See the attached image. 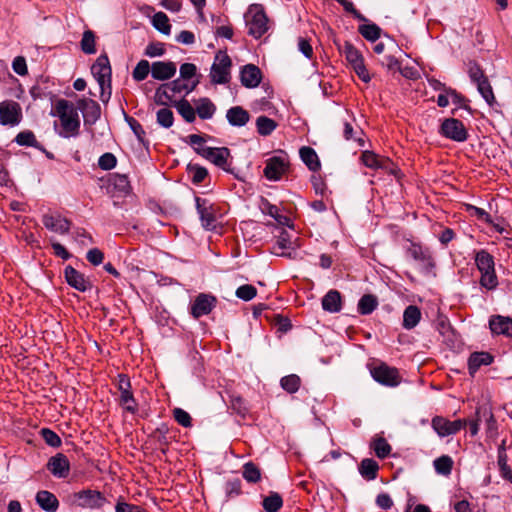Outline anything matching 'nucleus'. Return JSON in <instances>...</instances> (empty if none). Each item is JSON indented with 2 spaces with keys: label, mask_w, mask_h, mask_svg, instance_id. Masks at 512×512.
<instances>
[{
  "label": "nucleus",
  "mask_w": 512,
  "mask_h": 512,
  "mask_svg": "<svg viewBox=\"0 0 512 512\" xmlns=\"http://www.w3.org/2000/svg\"><path fill=\"white\" fill-rule=\"evenodd\" d=\"M475 264L480 272L481 287L488 291L495 290L499 282L495 271L494 257L486 250H480L475 254Z\"/></svg>",
  "instance_id": "obj_1"
},
{
  "label": "nucleus",
  "mask_w": 512,
  "mask_h": 512,
  "mask_svg": "<svg viewBox=\"0 0 512 512\" xmlns=\"http://www.w3.org/2000/svg\"><path fill=\"white\" fill-rule=\"evenodd\" d=\"M248 35L255 39L261 38L269 29L267 15L259 4H252L244 14Z\"/></svg>",
  "instance_id": "obj_2"
},
{
  "label": "nucleus",
  "mask_w": 512,
  "mask_h": 512,
  "mask_svg": "<svg viewBox=\"0 0 512 512\" xmlns=\"http://www.w3.org/2000/svg\"><path fill=\"white\" fill-rule=\"evenodd\" d=\"M72 503L77 507L89 510H103L110 504L102 492L94 489H83L73 493Z\"/></svg>",
  "instance_id": "obj_3"
},
{
  "label": "nucleus",
  "mask_w": 512,
  "mask_h": 512,
  "mask_svg": "<svg viewBox=\"0 0 512 512\" xmlns=\"http://www.w3.org/2000/svg\"><path fill=\"white\" fill-rule=\"evenodd\" d=\"M78 105L66 99H59L53 106V116L61 121L62 128H80Z\"/></svg>",
  "instance_id": "obj_4"
},
{
  "label": "nucleus",
  "mask_w": 512,
  "mask_h": 512,
  "mask_svg": "<svg viewBox=\"0 0 512 512\" xmlns=\"http://www.w3.org/2000/svg\"><path fill=\"white\" fill-rule=\"evenodd\" d=\"M435 101L441 108L453 105L452 114L456 115L461 112L459 117H463V113L467 115L471 114L468 104L469 101L451 87L444 90V92L438 93Z\"/></svg>",
  "instance_id": "obj_5"
},
{
  "label": "nucleus",
  "mask_w": 512,
  "mask_h": 512,
  "mask_svg": "<svg viewBox=\"0 0 512 512\" xmlns=\"http://www.w3.org/2000/svg\"><path fill=\"white\" fill-rule=\"evenodd\" d=\"M231 59L224 51L215 55L214 63L210 71L211 82L214 84H226L230 81Z\"/></svg>",
  "instance_id": "obj_6"
},
{
  "label": "nucleus",
  "mask_w": 512,
  "mask_h": 512,
  "mask_svg": "<svg viewBox=\"0 0 512 512\" xmlns=\"http://www.w3.org/2000/svg\"><path fill=\"white\" fill-rule=\"evenodd\" d=\"M371 376L373 379L388 387H396L401 382V376L399 374V371L395 367L388 366L386 363H379L377 365H374L370 369Z\"/></svg>",
  "instance_id": "obj_7"
},
{
  "label": "nucleus",
  "mask_w": 512,
  "mask_h": 512,
  "mask_svg": "<svg viewBox=\"0 0 512 512\" xmlns=\"http://www.w3.org/2000/svg\"><path fill=\"white\" fill-rule=\"evenodd\" d=\"M119 404L127 412L135 414L138 411V403L131 391L130 379L124 375H118Z\"/></svg>",
  "instance_id": "obj_8"
},
{
  "label": "nucleus",
  "mask_w": 512,
  "mask_h": 512,
  "mask_svg": "<svg viewBox=\"0 0 512 512\" xmlns=\"http://www.w3.org/2000/svg\"><path fill=\"white\" fill-rule=\"evenodd\" d=\"M22 120V108L13 100L0 102V124L3 126H17Z\"/></svg>",
  "instance_id": "obj_9"
},
{
  "label": "nucleus",
  "mask_w": 512,
  "mask_h": 512,
  "mask_svg": "<svg viewBox=\"0 0 512 512\" xmlns=\"http://www.w3.org/2000/svg\"><path fill=\"white\" fill-rule=\"evenodd\" d=\"M431 425L439 437H446L459 432L465 427L466 421L461 419L450 421L442 416H435Z\"/></svg>",
  "instance_id": "obj_10"
},
{
  "label": "nucleus",
  "mask_w": 512,
  "mask_h": 512,
  "mask_svg": "<svg viewBox=\"0 0 512 512\" xmlns=\"http://www.w3.org/2000/svg\"><path fill=\"white\" fill-rule=\"evenodd\" d=\"M289 167L285 157L274 156L266 161L264 175L270 181H278L287 172Z\"/></svg>",
  "instance_id": "obj_11"
},
{
  "label": "nucleus",
  "mask_w": 512,
  "mask_h": 512,
  "mask_svg": "<svg viewBox=\"0 0 512 512\" xmlns=\"http://www.w3.org/2000/svg\"><path fill=\"white\" fill-rule=\"evenodd\" d=\"M407 255L417 261L421 270L425 273H430L434 268V261L428 250L423 249L422 246L411 243L406 250Z\"/></svg>",
  "instance_id": "obj_12"
},
{
  "label": "nucleus",
  "mask_w": 512,
  "mask_h": 512,
  "mask_svg": "<svg viewBox=\"0 0 512 512\" xmlns=\"http://www.w3.org/2000/svg\"><path fill=\"white\" fill-rule=\"evenodd\" d=\"M46 467L56 478H66L70 473V462L62 453H57L49 458Z\"/></svg>",
  "instance_id": "obj_13"
},
{
  "label": "nucleus",
  "mask_w": 512,
  "mask_h": 512,
  "mask_svg": "<svg viewBox=\"0 0 512 512\" xmlns=\"http://www.w3.org/2000/svg\"><path fill=\"white\" fill-rule=\"evenodd\" d=\"M78 108L82 112L84 124L93 125L101 115L100 105L88 98L78 100Z\"/></svg>",
  "instance_id": "obj_14"
},
{
  "label": "nucleus",
  "mask_w": 512,
  "mask_h": 512,
  "mask_svg": "<svg viewBox=\"0 0 512 512\" xmlns=\"http://www.w3.org/2000/svg\"><path fill=\"white\" fill-rule=\"evenodd\" d=\"M216 305V298L212 295L201 293L199 294L192 306L191 314L194 318H200L208 315Z\"/></svg>",
  "instance_id": "obj_15"
},
{
  "label": "nucleus",
  "mask_w": 512,
  "mask_h": 512,
  "mask_svg": "<svg viewBox=\"0 0 512 512\" xmlns=\"http://www.w3.org/2000/svg\"><path fill=\"white\" fill-rule=\"evenodd\" d=\"M91 73L98 85L111 82V66L106 55H100L91 67Z\"/></svg>",
  "instance_id": "obj_16"
},
{
  "label": "nucleus",
  "mask_w": 512,
  "mask_h": 512,
  "mask_svg": "<svg viewBox=\"0 0 512 512\" xmlns=\"http://www.w3.org/2000/svg\"><path fill=\"white\" fill-rule=\"evenodd\" d=\"M42 223L45 228L58 234H66L70 229V222L57 213L44 214Z\"/></svg>",
  "instance_id": "obj_17"
},
{
  "label": "nucleus",
  "mask_w": 512,
  "mask_h": 512,
  "mask_svg": "<svg viewBox=\"0 0 512 512\" xmlns=\"http://www.w3.org/2000/svg\"><path fill=\"white\" fill-rule=\"evenodd\" d=\"M261 79V70L256 65L247 64L241 69L240 80L244 87L255 88L260 84Z\"/></svg>",
  "instance_id": "obj_18"
},
{
  "label": "nucleus",
  "mask_w": 512,
  "mask_h": 512,
  "mask_svg": "<svg viewBox=\"0 0 512 512\" xmlns=\"http://www.w3.org/2000/svg\"><path fill=\"white\" fill-rule=\"evenodd\" d=\"M196 208L204 228L210 230L215 228L216 218L212 206L206 199L196 198Z\"/></svg>",
  "instance_id": "obj_19"
},
{
  "label": "nucleus",
  "mask_w": 512,
  "mask_h": 512,
  "mask_svg": "<svg viewBox=\"0 0 512 512\" xmlns=\"http://www.w3.org/2000/svg\"><path fill=\"white\" fill-rule=\"evenodd\" d=\"M64 276L67 283L78 291L85 292L91 288V283L72 266H67L64 270Z\"/></svg>",
  "instance_id": "obj_20"
},
{
  "label": "nucleus",
  "mask_w": 512,
  "mask_h": 512,
  "mask_svg": "<svg viewBox=\"0 0 512 512\" xmlns=\"http://www.w3.org/2000/svg\"><path fill=\"white\" fill-rule=\"evenodd\" d=\"M489 327L492 334L512 337V319L501 315L491 316Z\"/></svg>",
  "instance_id": "obj_21"
},
{
  "label": "nucleus",
  "mask_w": 512,
  "mask_h": 512,
  "mask_svg": "<svg viewBox=\"0 0 512 512\" xmlns=\"http://www.w3.org/2000/svg\"><path fill=\"white\" fill-rule=\"evenodd\" d=\"M176 73V65L173 62L156 61L151 65V75L156 80H168Z\"/></svg>",
  "instance_id": "obj_22"
},
{
  "label": "nucleus",
  "mask_w": 512,
  "mask_h": 512,
  "mask_svg": "<svg viewBox=\"0 0 512 512\" xmlns=\"http://www.w3.org/2000/svg\"><path fill=\"white\" fill-rule=\"evenodd\" d=\"M230 152L227 148H209L205 159L209 160L216 166L222 168L225 171L229 170L230 164L228 162Z\"/></svg>",
  "instance_id": "obj_23"
},
{
  "label": "nucleus",
  "mask_w": 512,
  "mask_h": 512,
  "mask_svg": "<svg viewBox=\"0 0 512 512\" xmlns=\"http://www.w3.org/2000/svg\"><path fill=\"white\" fill-rule=\"evenodd\" d=\"M36 502L47 512H55L59 507L57 497L47 490H41L36 494Z\"/></svg>",
  "instance_id": "obj_24"
},
{
  "label": "nucleus",
  "mask_w": 512,
  "mask_h": 512,
  "mask_svg": "<svg viewBox=\"0 0 512 512\" xmlns=\"http://www.w3.org/2000/svg\"><path fill=\"white\" fill-rule=\"evenodd\" d=\"M493 357L487 352H475L468 359V369L470 375H474L481 366L491 364Z\"/></svg>",
  "instance_id": "obj_25"
},
{
  "label": "nucleus",
  "mask_w": 512,
  "mask_h": 512,
  "mask_svg": "<svg viewBox=\"0 0 512 512\" xmlns=\"http://www.w3.org/2000/svg\"><path fill=\"white\" fill-rule=\"evenodd\" d=\"M226 118L230 125L242 127L249 121V113L241 106H234L228 109Z\"/></svg>",
  "instance_id": "obj_26"
},
{
  "label": "nucleus",
  "mask_w": 512,
  "mask_h": 512,
  "mask_svg": "<svg viewBox=\"0 0 512 512\" xmlns=\"http://www.w3.org/2000/svg\"><path fill=\"white\" fill-rule=\"evenodd\" d=\"M421 316V311L417 306L409 305L403 313V327L407 330L413 329L420 322Z\"/></svg>",
  "instance_id": "obj_27"
},
{
  "label": "nucleus",
  "mask_w": 512,
  "mask_h": 512,
  "mask_svg": "<svg viewBox=\"0 0 512 512\" xmlns=\"http://www.w3.org/2000/svg\"><path fill=\"white\" fill-rule=\"evenodd\" d=\"M322 308L330 313H337L341 310V295L337 290H330L322 298Z\"/></svg>",
  "instance_id": "obj_28"
},
{
  "label": "nucleus",
  "mask_w": 512,
  "mask_h": 512,
  "mask_svg": "<svg viewBox=\"0 0 512 512\" xmlns=\"http://www.w3.org/2000/svg\"><path fill=\"white\" fill-rule=\"evenodd\" d=\"M340 52L345 56L351 67L364 60L361 52L351 42L346 41L340 48Z\"/></svg>",
  "instance_id": "obj_29"
},
{
  "label": "nucleus",
  "mask_w": 512,
  "mask_h": 512,
  "mask_svg": "<svg viewBox=\"0 0 512 512\" xmlns=\"http://www.w3.org/2000/svg\"><path fill=\"white\" fill-rule=\"evenodd\" d=\"M195 106V111L201 119H211L216 111L215 105L208 98L199 99Z\"/></svg>",
  "instance_id": "obj_30"
},
{
  "label": "nucleus",
  "mask_w": 512,
  "mask_h": 512,
  "mask_svg": "<svg viewBox=\"0 0 512 512\" xmlns=\"http://www.w3.org/2000/svg\"><path fill=\"white\" fill-rule=\"evenodd\" d=\"M211 138L207 135L192 134L187 137L186 142L189 143L193 149L205 157L210 147L206 146V142Z\"/></svg>",
  "instance_id": "obj_31"
},
{
  "label": "nucleus",
  "mask_w": 512,
  "mask_h": 512,
  "mask_svg": "<svg viewBox=\"0 0 512 512\" xmlns=\"http://www.w3.org/2000/svg\"><path fill=\"white\" fill-rule=\"evenodd\" d=\"M299 153L302 161L310 170L316 171L320 168V162L314 149L304 146L300 149Z\"/></svg>",
  "instance_id": "obj_32"
},
{
  "label": "nucleus",
  "mask_w": 512,
  "mask_h": 512,
  "mask_svg": "<svg viewBox=\"0 0 512 512\" xmlns=\"http://www.w3.org/2000/svg\"><path fill=\"white\" fill-rule=\"evenodd\" d=\"M377 306V297L372 294H366L360 298L357 308L361 315H369L377 308Z\"/></svg>",
  "instance_id": "obj_33"
},
{
  "label": "nucleus",
  "mask_w": 512,
  "mask_h": 512,
  "mask_svg": "<svg viewBox=\"0 0 512 512\" xmlns=\"http://www.w3.org/2000/svg\"><path fill=\"white\" fill-rule=\"evenodd\" d=\"M453 459L448 455H442L433 461V466L439 475L449 476L453 468Z\"/></svg>",
  "instance_id": "obj_34"
},
{
  "label": "nucleus",
  "mask_w": 512,
  "mask_h": 512,
  "mask_svg": "<svg viewBox=\"0 0 512 512\" xmlns=\"http://www.w3.org/2000/svg\"><path fill=\"white\" fill-rule=\"evenodd\" d=\"M379 466L373 459L366 458L360 463L359 472L367 480H373L377 477Z\"/></svg>",
  "instance_id": "obj_35"
},
{
  "label": "nucleus",
  "mask_w": 512,
  "mask_h": 512,
  "mask_svg": "<svg viewBox=\"0 0 512 512\" xmlns=\"http://www.w3.org/2000/svg\"><path fill=\"white\" fill-rule=\"evenodd\" d=\"M169 430L165 425H162L154 430L152 433V437L158 443L159 448L163 453H166L168 446L171 442V437L169 436Z\"/></svg>",
  "instance_id": "obj_36"
},
{
  "label": "nucleus",
  "mask_w": 512,
  "mask_h": 512,
  "mask_svg": "<svg viewBox=\"0 0 512 512\" xmlns=\"http://www.w3.org/2000/svg\"><path fill=\"white\" fill-rule=\"evenodd\" d=\"M198 84L199 80H193L192 82H188L180 78L170 83V89L172 90L173 93L184 92L187 95L191 93L197 87Z\"/></svg>",
  "instance_id": "obj_37"
},
{
  "label": "nucleus",
  "mask_w": 512,
  "mask_h": 512,
  "mask_svg": "<svg viewBox=\"0 0 512 512\" xmlns=\"http://www.w3.org/2000/svg\"><path fill=\"white\" fill-rule=\"evenodd\" d=\"M358 31L367 41L370 42L377 41L381 35V28L375 23L360 25Z\"/></svg>",
  "instance_id": "obj_38"
},
{
  "label": "nucleus",
  "mask_w": 512,
  "mask_h": 512,
  "mask_svg": "<svg viewBox=\"0 0 512 512\" xmlns=\"http://www.w3.org/2000/svg\"><path fill=\"white\" fill-rule=\"evenodd\" d=\"M152 25L159 32L169 35L171 33V25L167 15L163 12H157L152 17Z\"/></svg>",
  "instance_id": "obj_39"
},
{
  "label": "nucleus",
  "mask_w": 512,
  "mask_h": 512,
  "mask_svg": "<svg viewBox=\"0 0 512 512\" xmlns=\"http://www.w3.org/2000/svg\"><path fill=\"white\" fill-rule=\"evenodd\" d=\"M262 505L266 512H277L282 507L283 500L278 493L271 492L269 496L263 499Z\"/></svg>",
  "instance_id": "obj_40"
},
{
  "label": "nucleus",
  "mask_w": 512,
  "mask_h": 512,
  "mask_svg": "<svg viewBox=\"0 0 512 512\" xmlns=\"http://www.w3.org/2000/svg\"><path fill=\"white\" fill-rule=\"evenodd\" d=\"M243 478L249 483H257L261 479L260 469L252 462L243 465Z\"/></svg>",
  "instance_id": "obj_41"
},
{
  "label": "nucleus",
  "mask_w": 512,
  "mask_h": 512,
  "mask_svg": "<svg viewBox=\"0 0 512 512\" xmlns=\"http://www.w3.org/2000/svg\"><path fill=\"white\" fill-rule=\"evenodd\" d=\"M474 84L476 85L477 90L480 93V95L483 97V99L489 105H491L495 101V97H494V93H493V90L489 83L488 78L486 77L485 79L478 81Z\"/></svg>",
  "instance_id": "obj_42"
},
{
  "label": "nucleus",
  "mask_w": 512,
  "mask_h": 512,
  "mask_svg": "<svg viewBox=\"0 0 512 512\" xmlns=\"http://www.w3.org/2000/svg\"><path fill=\"white\" fill-rule=\"evenodd\" d=\"M178 113L188 122L192 123L196 118V111L187 100H181L176 105Z\"/></svg>",
  "instance_id": "obj_43"
},
{
  "label": "nucleus",
  "mask_w": 512,
  "mask_h": 512,
  "mask_svg": "<svg viewBox=\"0 0 512 512\" xmlns=\"http://www.w3.org/2000/svg\"><path fill=\"white\" fill-rule=\"evenodd\" d=\"M81 50L85 54H94L96 52L95 48V34L91 30H86L83 33L81 42H80Z\"/></svg>",
  "instance_id": "obj_44"
},
{
  "label": "nucleus",
  "mask_w": 512,
  "mask_h": 512,
  "mask_svg": "<svg viewBox=\"0 0 512 512\" xmlns=\"http://www.w3.org/2000/svg\"><path fill=\"white\" fill-rule=\"evenodd\" d=\"M301 380L296 374L283 377L280 381L281 387L288 393H295L300 387Z\"/></svg>",
  "instance_id": "obj_45"
},
{
  "label": "nucleus",
  "mask_w": 512,
  "mask_h": 512,
  "mask_svg": "<svg viewBox=\"0 0 512 512\" xmlns=\"http://www.w3.org/2000/svg\"><path fill=\"white\" fill-rule=\"evenodd\" d=\"M113 187L123 194L129 193L131 186L126 175L116 174L111 178Z\"/></svg>",
  "instance_id": "obj_46"
},
{
  "label": "nucleus",
  "mask_w": 512,
  "mask_h": 512,
  "mask_svg": "<svg viewBox=\"0 0 512 512\" xmlns=\"http://www.w3.org/2000/svg\"><path fill=\"white\" fill-rule=\"evenodd\" d=\"M151 72L150 64L147 60H141L137 63L132 72L133 79L136 81H143Z\"/></svg>",
  "instance_id": "obj_47"
},
{
  "label": "nucleus",
  "mask_w": 512,
  "mask_h": 512,
  "mask_svg": "<svg viewBox=\"0 0 512 512\" xmlns=\"http://www.w3.org/2000/svg\"><path fill=\"white\" fill-rule=\"evenodd\" d=\"M188 172L194 184L202 183L208 175L207 169L198 165H189Z\"/></svg>",
  "instance_id": "obj_48"
},
{
  "label": "nucleus",
  "mask_w": 512,
  "mask_h": 512,
  "mask_svg": "<svg viewBox=\"0 0 512 512\" xmlns=\"http://www.w3.org/2000/svg\"><path fill=\"white\" fill-rule=\"evenodd\" d=\"M16 142L22 146H33L41 149L32 131H23L16 136Z\"/></svg>",
  "instance_id": "obj_49"
},
{
  "label": "nucleus",
  "mask_w": 512,
  "mask_h": 512,
  "mask_svg": "<svg viewBox=\"0 0 512 512\" xmlns=\"http://www.w3.org/2000/svg\"><path fill=\"white\" fill-rule=\"evenodd\" d=\"M173 112L169 108H161L157 111V122L164 128H169L173 125Z\"/></svg>",
  "instance_id": "obj_50"
},
{
  "label": "nucleus",
  "mask_w": 512,
  "mask_h": 512,
  "mask_svg": "<svg viewBox=\"0 0 512 512\" xmlns=\"http://www.w3.org/2000/svg\"><path fill=\"white\" fill-rule=\"evenodd\" d=\"M197 67L192 63H184L180 66V78L188 82L199 80L197 77Z\"/></svg>",
  "instance_id": "obj_51"
},
{
  "label": "nucleus",
  "mask_w": 512,
  "mask_h": 512,
  "mask_svg": "<svg viewBox=\"0 0 512 512\" xmlns=\"http://www.w3.org/2000/svg\"><path fill=\"white\" fill-rule=\"evenodd\" d=\"M236 296L244 301H250L257 295V289L253 285L245 284L237 288Z\"/></svg>",
  "instance_id": "obj_52"
},
{
  "label": "nucleus",
  "mask_w": 512,
  "mask_h": 512,
  "mask_svg": "<svg viewBox=\"0 0 512 512\" xmlns=\"http://www.w3.org/2000/svg\"><path fill=\"white\" fill-rule=\"evenodd\" d=\"M362 163L372 169H377L382 167V161L379 159V157L371 152V151H364L361 156Z\"/></svg>",
  "instance_id": "obj_53"
},
{
  "label": "nucleus",
  "mask_w": 512,
  "mask_h": 512,
  "mask_svg": "<svg viewBox=\"0 0 512 512\" xmlns=\"http://www.w3.org/2000/svg\"><path fill=\"white\" fill-rule=\"evenodd\" d=\"M291 242L286 233H282L276 240L273 246V253L280 256H285L284 250L290 248Z\"/></svg>",
  "instance_id": "obj_54"
},
{
  "label": "nucleus",
  "mask_w": 512,
  "mask_h": 512,
  "mask_svg": "<svg viewBox=\"0 0 512 512\" xmlns=\"http://www.w3.org/2000/svg\"><path fill=\"white\" fill-rule=\"evenodd\" d=\"M440 135L446 139L463 142L468 138L467 130H438Z\"/></svg>",
  "instance_id": "obj_55"
},
{
  "label": "nucleus",
  "mask_w": 512,
  "mask_h": 512,
  "mask_svg": "<svg viewBox=\"0 0 512 512\" xmlns=\"http://www.w3.org/2000/svg\"><path fill=\"white\" fill-rule=\"evenodd\" d=\"M44 441L51 447H59L61 445V438L52 430L43 428L40 431Z\"/></svg>",
  "instance_id": "obj_56"
},
{
  "label": "nucleus",
  "mask_w": 512,
  "mask_h": 512,
  "mask_svg": "<svg viewBox=\"0 0 512 512\" xmlns=\"http://www.w3.org/2000/svg\"><path fill=\"white\" fill-rule=\"evenodd\" d=\"M374 451L379 458H385L390 454L391 446L384 438H379L374 442Z\"/></svg>",
  "instance_id": "obj_57"
},
{
  "label": "nucleus",
  "mask_w": 512,
  "mask_h": 512,
  "mask_svg": "<svg viewBox=\"0 0 512 512\" xmlns=\"http://www.w3.org/2000/svg\"><path fill=\"white\" fill-rule=\"evenodd\" d=\"M173 417L178 424L183 427H190L192 425V419L188 412L182 408H175L173 410Z\"/></svg>",
  "instance_id": "obj_58"
},
{
  "label": "nucleus",
  "mask_w": 512,
  "mask_h": 512,
  "mask_svg": "<svg viewBox=\"0 0 512 512\" xmlns=\"http://www.w3.org/2000/svg\"><path fill=\"white\" fill-rule=\"evenodd\" d=\"M230 403L232 410L237 414L245 416L248 412L246 401L242 397L233 395L231 396Z\"/></svg>",
  "instance_id": "obj_59"
},
{
  "label": "nucleus",
  "mask_w": 512,
  "mask_h": 512,
  "mask_svg": "<svg viewBox=\"0 0 512 512\" xmlns=\"http://www.w3.org/2000/svg\"><path fill=\"white\" fill-rule=\"evenodd\" d=\"M117 160L112 153L103 154L98 161V165L103 170H110L116 166Z\"/></svg>",
  "instance_id": "obj_60"
},
{
  "label": "nucleus",
  "mask_w": 512,
  "mask_h": 512,
  "mask_svg": "<svg viewBox=\"0 0 512 512\" xmlns=\"http://www.w3.org/2000/svg\"><path fill=\"white\" fill-rule=\"evenodd\" d=\"M12 68L13 71L20 76H25L28 73L26 60L22 56H17L14 58L12 62Z\"/></svg>",
  "instance_id": "obj_61"
},
{
  "label": "nucleus",
  "mask_w": 512,
  "mask_h": 512,
  "mask_svg": "<svg viewBox=\"0 0 512 512\" xmlns=\"http://www.w3.org/2000/svg\"><path fill=\"white\" fill-rule=\"evenodd\" d=\"M225 492L228 497L237 496L241 493V482L239 479L227 481L225 484Z\"/></svg>",
  "instance_id": "obj_62"
},
{
  "label": "nucleus",
  "mask_w": 512,
  "mask_h": 512,
  "mask_svg": "<svg viewBox=\"0 0 512 512\" xmlns=\"http://www.w3.org/2000/svg\"><path fill=\"white\" fill-rule=\"evenodd\" d=\"M351 68L363 82L368 83L371 80L369 71L365 66L364 60L358 64L353 65Z\"/></svg>",
  "instance_id": "obj_63"
},
{
  "label": "nucleus",
  "mask_w": 512,
  "mask_h": 512,
  "mask_svg": "<svg viewBox=\"0 0 512 512\" xmlns=\"http://www.w3.org/2000/svg\"><path fill=\"white\" fill-rule=\"evenodd\" d=\"M115 512H146V510L138 505L119 501L115 506Z\"/></svg>",
  "instance_id": "obj_64"
}]
</instances>
